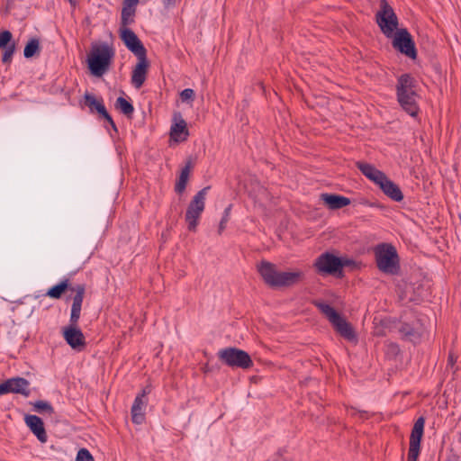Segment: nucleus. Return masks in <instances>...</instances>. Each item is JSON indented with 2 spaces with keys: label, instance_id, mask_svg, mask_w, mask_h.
<instances>
[{
  "label": "nucleus",
  "instance_id": "1",
  "mask_svg": "<svg viewBox=\"0 0 461 461\" xmlns=\"http://www.w3.org/2000/svg\"><path fill=\"white\" fill-rule=\"evenodd\" d=\"M257 269L264 283L273 289L292 287L305 278L304 272L300 269L278 271L274 263L267 260H262Z\"/></svg>",
  "mask_w": 461,
  "mask_h": 461
},
{
  "label": "nucleus",
  "instance_id": "2",
  "mask_svg": "<svg viewBox=\"0 0 461 461\" xmlns=\"http://www.w3.org/2000/svg\"><path fill=\"white\" fill-rule=\"evenodd\" d=\"M72 290L76 291V294L73 297L69 325L63 328L62 335L65 341L73 349L80 351L86 345V338L82 330L77 326L80 319L86 287L84 285H78L76 288H72Z\"/></svg>",
  "mask_w": 461,
  "mask_h": 461
},
{
  "label": "nucleus",
  "instance_id": "3",
  "mask_svg": "<svg viewBox=\"0 0 461 461\" xmlns=\"http://www.w3.org/2000/svg\"><path fill=\"white\" fill-rule=\"evenodd\" d=\"M114 55V49L108 43H92L86 59L91 75L97 77L104 75L109 70Z\"/></svg>",
  "mask_w": 461,
  "mask_h": 461
},
{
  "label": "nucleus",
  "instance_id": "4",
  "mask_svg": "<svg viewBox=\"0 0 461 461\" xmlns=\"http://www.w3.org/2000/svg\"><path fill=\"white\" fill-rule=\"evenodd\" d=\"M415 86L416 81L410 74H402L397 79V101L401 107L412 117H416L420 112L416 102L418 95L414 90Z\"/></svg>",
  "mask_w": 461,
  "mask_h": 461
},
{
  "label": "nucleus",
  "instance_id": "5",
  "mask_svg": "<svg viewBox=\"0 0 461 461\" xmlns=\"http://www.w3.org/2000/svg\"><path fill=\"white\" fill-rule=\"evenodd\" d=\"M320 312L331 323L335 331L348 342L357 343V335L352 324L339 314L332 306L323 302L314 303Z\"/></svg>",
  "mask_w": 461,
  "mask_h": 461
},
{
  "label": "nucleus",
  "instance_id": "6",
  "mask_svg": "<svg viewBox=\"0 0 461 461\" xmlns=\"http://www.w3.org/2000/svg\"><path fill=\"white\" fill-rule=\"evenodd\" d=\"M376 266L384 274L397 275L400 271L399 256L394 246L388 243L378 245L375 249Z\"/></svg>",
  "mask_w": 461,
  "mask_h": 461
},
{
  "label": "nucleus",
  "instance_id": "7",
  "mask_svg": "<svg viewBox=\"0 0 461 461\" xmlns=\"http://www.w3.org/2000/svg\"><path fill=\"white\" fill-rule=\"evenodd\" d=\"M219 360L230 368L249 369L254 363L249 354L235 347H227L218 351Z\"/></svg>",
  "mask_w": 461,
  "mask_h": 461
},
{
  "label": "nucleus",
  "instance_id": "8",
  "mask_svg": "<svg viewBox=\"0 0 461 461\" xmlns=\"http://www.w3.org/2000/svg\"><path fill=\"white\" fill-rule=\"evenodd\" d=\"M379 7L375 14V22L384 36L392 38L399 30V19L387 0H380Z\"/></svg>",
  "mask_w": 461,
  "mask_h": 461
},
{
  "label": "nucleus",
  "instance_id": "9",
  "mask_svg": "<svg viewBox=\"0 0 461 461\" xmlns=\"http://www.w3.org/2000/svg\"><path fill=\"white\" fill-rule=\"evenodd\" d=\"M210 188L211 186L208 185L198 191L187 206L185 219L190 231L196 230L199 218L205 208V197Z\"/></svg>",
  "mask_w": 461,
  "mask_h": 461
},
{
  "label": "nucleus",
  "instance_id": "10",
  "mask_svg": "<svg viewBox=\"0 0 461 461\" xmlns=\"http://www.w3.org/2000/svg\"><path fill=\"white\" fill-rule=\"evenodd\" d=\"M313 267L321 276H333L341 278L340 257L330 252L321 254L314 261Z\"/></svg>",
  "mask_w": 461,
  "mask_h": 461
},
{
  "label": "nucleus",
  "instance_id": "11",
  "mask_svg": "<svg viewBox=\"0 0 461 461\" xmlns=\"http://www.w3.org/2000/svg\"><path fill=\"white\" fill-rule=\"evenodd\" d=\"M392 38L393 49L411 59H416L418 53L415 42L406 28L397 30Z\"/></svg>",
  "mask_w": 461,
  "mask_h": 461
},
{
  "label": "nucleus",
  "instance_id": "12",
  "mask_svg": "<svg viewBox=\"0 0 461 461\" xmlns=\"http://www.w3.org/2000/svg\"><path fill=\"white\" fill-rule=\"evenodd\" d=\"M18 393L24 397L31 394L30 382L20 376L12 377L0 384V395Z\"/></svg>",
  "mask_w": 461,
  "mask_h": 461
},
{
  "label": "nucleus",
  "instance_id": "13",
  "mask_svg": "<svg viewBox=\"0 0 461 461\" xmlns=\"http://www.w3.org/2000/svg\"><path fill=\"white\" fill-rule=\"evenodd\" d=\"M84 104L89 108L90 113H98L101 119L107 122L117 131L116 124L108 113L102 97L96 98L93 94L86 91L84 95Z\"/></svg>",
  "mask_w": 461,
  "mask_h": 461
},
{
  "label": "nucleus",
  "instance_id": "14",
  "mask_svg": "<svg viewBox=\"0 0 461 461\" xmlns=\"http://www.w3.org/2000/svg\"><path fill=\"white\" fill-rule=\"evenodd\" d=\"M120 38L126 48L136 57L147 55V50L137 34L130 28H120Z\"/></svg>",
  "mask_w": 461,
  "mask_h": 461
},
{
  "label": "nucleus",
  "instance_id": "15",
  "mask_svg": "<svg viewBox=\"0 0 461 461\" xmlns=\"http://www.w3.org/2000/svg\"><path fill=\"white\" fill-rule=\"evenodd\" d=\"M152 387L150 384L146 385L142 391L136 396L131 406V420L135 424H141L145 420L144 410L147 406L148 401L145 400L148 394L151 393Z\"/></svg>",
  "mask_w": 461,
  "mask_h": 461
},
{
  "label": "nucleus",
  "instance_id": "16",
  "mask_svg": "<svg viewBox=\"0 0 461 461\" xmlns=\"http://www.w3.org/2000/svg\"><path fill=\"white\" fill-rule=\"evenodd\" d=\"M137 59L138 62L131 72V83L135 88L140 89L147 78L149 62L147 55L137 57Z\"/></svg>",
  "mask_w": 461,
  "mask_h": 461
},
{
  "label": "nucleus",
  "instance_id": "17",
  "mask_svg": "<svg viewBox=\"0 0 461 461\" xmlns=\"http://www.w3.org/2000/svg\"><path fill=\"white\" fill-rule=\"evenodd\" d=\"M0 50L4 51L2 62L4 64H10L16 50V42L13 40V34L8 30H4L0 32Z\"/></svg>",
  "mask_w": 461,
  "mask_h": 461
},
{
  "label": "nucleus",
  "instance_id": "18",
  "mask_svg": "<svg viewBox=\"0 0 461 461\" xmlns=\"http://www.w3.org/2000/svg\"><path fill=\"white\" fill-rule=\"evenodd\" d=\"M24 421L30 430L36 436L41 443H45L48 439L47 432L44 428L42 420L37 415L27 414Z\"/></svg>",
  "mask_w": 461,
  "mask_h": 461
},
{
  "label": "nucleus",
  "instance_id": "19",
  "mask_svg": "<svg viewBox=\"0 0 461 461\" xmlns=\"http://www.w3.org/2000/svg\"><path fill=\"white\" fill-rule=\"evenodd\" d=\"M383 193L394 202H401L403 200V194L394 182H393L385 175L383 179L377 184Z\"/></svg>",
  "mask_w": 461,
  "mask_h": 461
},
{
  "label": "nucleus",
  "instance_id": "20",
  "mask_svg": "<svg viewBox=\"0 0 461 461\" xmlns=\"http://www.w3.org/2000/svg\"><path fill=\"white\" fill-rule=\"evenodd\" d=\"M323 203L331 210L340 209L350 204V199L339 194H321Z\"/></svg>",
  "mask_w": 461,
  "mask_h": 461
},
{
  "label": "nucleus",
  "instance_id": "21",
  "mask_svg": "<svg viewBox=\"0 0 461 461\" xmlns=\"http://www.w3.org/2000/svg\"><path fill=\"white\" fill-rule=\"evenodd\" d=\"M357 167L360 172L366 176L368 179L373 181L375 184H378L383 177L385 176L384 172L375 168L373 165L358 161L357 162Z\"/></svg>",
  "mask_w": 461,
  "mask_h": 461
},
{
  "label": "nucleus",
  "instance_id": "22",
  "mask_svg": "<svg viewBox=\"0 0 461 461\" xmlns=\"http://www.w3.org/2000/svg\"><path fill=\"white\" fill-rule=\"evenodd\" d=\"M179 120L176 122L170 129V136L176 141L186 140L189 131L185 121L178 113Z\"/></svg>",
  "mask_w": 461,
  "mask_h": 461
},
{
  "label": "nucleus",
  "instance_id": "23",
  "mask_svg": "<svg viewBox=\"0 0 461 461\" xmlns=\"http://www.w3.org/2000/svg\"><path fill=\"white\" fill-rule=\"evenodd\" d=\"M425 418L419 417L412 427L410 436V446L420 447V442L424 433Z\"/></svg>",
  "mask_w": 461,
  "mask_h": 461
},
{
  "label": "nucleus",
  "instance_id": "24",
  "mask_svg": "<svg viewBox=\"0 0 461 461\" xmlns=\"http://www.w3.org/2000/svg\"><path fill=\"white\" fill-rule=\"evenodd\" d=\"M192 167H193L192 160H191V158H189L185 162V166L182 168L180 176L178 177V180L176 183V185H175L176 193L182 194L185 190Z\"/></svg>",
  "mask_w": 461,
  "mask_h": 461
},
{
  "label": "nucleus",
  "instance_id": "25",
  "mask_svg": "<svg viewBox=\"0 0 461 461\" xmlns=\"http://www.w3.org/2000/svg\"><path fill=\"white\" fill-rule=\"evenodd\" d=\"M402 339L416 343L420 339V333L408 323H402L399 328Z\"/></svg>",
  "mask_w": 461,
  "mask_h": 461
},
{
  "label": "nucleus",
  "instance_id": "26",
  "mask_svg": "<svg viewBox=\"0 0 461 461\" xmlns=\"http://www.w3.org/2000/svg\"><path fill=\"white\" fill-rule=\"evenodd\" d=\"M116 110L120 111L125 116L131 118L134 113L132 104L122 96H119L114 104Z\"/></svg>",
  "mask_w": 461,
  "mask_h": 461
},
{
  "label": "nucleus",
  "instance_id": "27",
  "mask_svg": "<svg viewBox=\"0 0 461 461\" xmlns=\"http://www.w3.org/2000/svg\"><path fill=\"white\" fill-rule=\"evenodd\" d=\"M41 52L40 40L36 37L31 38L26 43L23 55L26 59H31Z\"/></svg>",
  "mask_w": 461,
  "mask_h": 461
},
{
  "label": "nucleus",
  "instance_id": "28",
  "mask_svg": "<svg viewBox=\"0 0 461 461\" xmlns=\"http://www.w3.org/2000/svg\"><path fill=\"white\" fill-rule=\"evenodd\" d=\"M69 284L68 280L65 279L56 285H53L50 287L46 295L52 298V299H60L62 294L68 289Z\"/></svg>",
  "mask_w": 461,
  "mask_h": 461
},
{
  "label": "nucleus",
  "instance_id": "29",
  "mask_svg": "<svg viewBox=\"0 0 461 461\" xmlns=\"http://www.w3.org/2000/svg\"><path fill=\"white\" fill-rule=\"evenodd\" d=\"M134 14L135 8L122 5V10L121 14L122 27H126L128 24L133 22V19H130V17H132Z\"/></svg>",
  "mask_w": 461,
  "mask_h": 461
},
{
  "label": "nucleus",
  "instance_id": "30",
  "mask_svg": "<svg viewBox=\"0 0 461 461\" xmlns=\"http://www.w3.org/2000/svg\"><path fill=\"white\" fill-rule=\"evenodd\" d=\"M33 405V408H34V411L40 412V413H42V412H47L49 414H53L54 413V408L52 407V405L46 402V401H36L35 402L32 403Z\"/></svg>",
  "mask_w": 461,
  "mask_h": 461
},
{
  "label": "nucleus",
  "instance_id": "31",
  "mask_svg": "<svg viewBox=\"0 0 461 461\" xmlns=\"http://www.w3.org/2000/svg\"><path fill=\"white\" fill-rule=\"evenodd\" d=\"M231 207H232V204L228 205V207H226L224 212H223V215H222L221 220L220 224H219V229H218L219 234H221L222 231L226 228V224H227V222L230 220Z\"/></svg>",
  "mask_w": 461,
  "mask_h": 461
},
{
  "label": "nucleus",
  "instance_id": "32",
  "mask_svg": "<svg viewBox=\"0 0 461 461\" xmlns=\"http://www.w3.org/2000/svg\"><path fill=\"white\" fill-rule=\"evenodd\" d=\"M76 461H95V458L88 449L83 447L77 451Z\"/></svg>",
  "mask_w": 461,
  "mask_h": 461
},
{
  "label": "nucleus",
  "instance_id": "33",
  "mask_svg": "<svg viewBox=\"0 0 461 461\" xmlns=\"http://www.w3.org/2000/svg\"><path fill=\"white\" fill-rule=\"evenodd\" d=\"M194 91L191 88H185L180 93L182 102H193L194 100Z\"/></svg>",
  "mask_w": 461,
  "mask_h": 461
},
{
  "label": "nucleus",
  "instance_id": "34",
  "mask_svg": "<svg viewBox=\"0 0 461 461\" xmlns=\"http://www.w3.org/2000/svg\"><path fill=\"white\" fill-rule=\"evenodd\" d=\"M348 411H350V415L351 416H355L356 414L358 413L360 419H362L363 420H367V419H369L371 417L370 413L367 411L357 410L355 407H350L348 409Z\"/></svg>",
  "mask_w": 461,
  "mask_h": 461
},
{
  "label": "nucleus",
  "instance_id": "35",
  "mask_svg": "<svg viewBox=\"0 0 461 461\" xmlns=\"http://www.w3.org/2000/svg\"><path fill=\"white\" fill-rule=\"evenodd\" d=\"M420 451V447L410 446L407 458L417 461Z\"/></svg>",
  "mask_w": 461,
  "mask_h": 461
},
{
  "label": "nucleus",
  "instance_id": "36",
  "mask_svg": "<svg viewBox=\"0 0 461 461\" xmlns=\"http://www.w3.org/2000/svg\"><path fill=\"white\" fill-rule=\"evenodd\" d=\"M340 263H341V273L343 274V268L346 267H356L357 264L353 259L348 258H341L340 257Z\"/></svg>",
  "mask_w": 461,
  "mask_h": 461
},
{
  "label": "nucleus",
  "instance_id": "37",
  "mask_svg": "<svg viewBox=\"0 0 461 461\" xmlns=\"http://www.w3.org/2000/svg\"><path fill=\"white\" fill-rule=\"evenodd\" d=\"M138 3H139V0H123L122 5H127L129 7L135 8V6L138 5Z\"/></svg>",
  "mask_w": 461,
  "mask_h": 461
},
{
  "label": "nucleus",
  "instance_id": "38",
  "mask_svg": "<svg viewBox=\"0 0 461 461\" xmlns=\"http://www.w3.org/2000/svg\"><path fill=\"white\" fill-rule=\"evenodd\" d=\"M165 7H171L176 5V0H162Z\"/></svg>",
  "mask_w": 461,
  "mask_h": 461
},
{
  "label": "nucleus",
  "instance_id": "39",
  "mask_svg": "<svg viewBox=\"0 0 461 461\" xmlns=\"http://www.w3.org/2000/svg\"><path fill=\"white\" fill-rule=\"evenodd\" d=\"M389 348L392 350V352H393L395 354H397L399 352V350H400L398 345L394 344V343H391L389 345Z\"/></svg>",
  "mask_w": 461,
  "mask_h": 461
},
{
  "label": "nucleus",
  "instance_id": "40",
  "mask_svg": "<svg viewBox=\"0 0 461 461\" xmlns=\"http://www.w3.org/2000/svg\"><path fill=\"white\" fill-rule=\"evenodd\" d=\"M69 4L71 5V6L73 7H76L77 5V0H68Z\"/></svg>",
  "mask_w": 461,
  "mask_h": 461
},
{
  "label": "nucleus",
  "instance_id": "41",
  "mask_svg": "<svg viewBox=\"0 0 461 461\" xmlns=\"http://www.w3.org/2000/svg\"><path fill=\"white\" fill-rule=\"evenodd\" d=\"M448 360H449V362H450L452 365L454 364V359H453L452 355H449V357H448Z\"/></svg>",
  "mask_w": 461,
  "mask_h": 461
}]
</instances>
